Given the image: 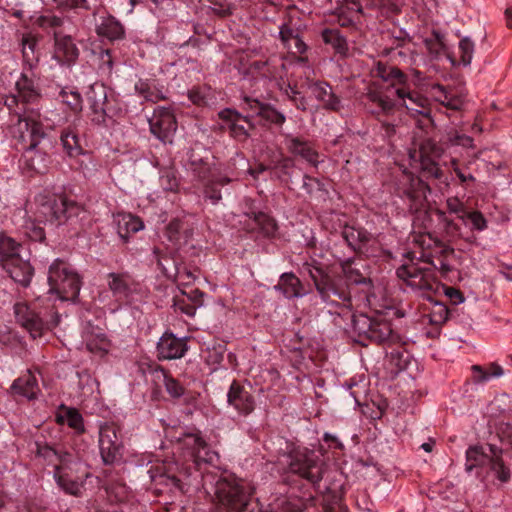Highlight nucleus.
Returning a JSON list of instances; mask_svg holds the SVG:
<instances>
[{"instance_id":"f257e3e1","label":"nucleus","mask_w":512,"mask_h":512,"mask_svg":"<svg viewBox=\"0 0 512 512\" xmlns=\"http://www.w3.org/2000/svg\"><path fill=\"white\" fill-rule=\"evenodd\" d=\"M375 77L389 83L386 86L369 87L367 99L376 104L383 113H391L396 107L405 108L410 115L429 117L430 102L421 93L411 90L407 84L408 77L396 66L378 62L373 69Z\"/></svg>"},{"instance_id":"f03ea898","label":"nucleus","mask_w":512,"mask_h":512,"mask_svg":"<svg viewBox=\"0 0 512 512\" xmlns=\"http://www.w3.org/2000/svg\"><path fill=\"white\" fill-rule=\"evenodd\" d=\"M303 269L312 279L321 298L326 301L331 294L350 304V283L352 277V260L347 259L333 270L331 277L316 261L305 263Z\"/></svg>"},{"instance_id":"7ed1b4c3","label":"nucleus","mask_w":512,"mask_h":512,"mask_svg":"<svg viewBox=\"0 0 512 512\" xmlns=\"http://www.w3.org/2000/svg\"><path fill=\"white\" fill-rule=\"evenodd\" d=\"M17 117V122L12 128L13 137L22 145L27 165L32 170H40L41 165L35 163V157L32 155L33 150L46 136L40 121L39 109H24L23 112H17Z\"/></svg>"},{"instance_id":"20e7f679","label":"nucleus","mask_w":512,"mask_h":512,"mask_svg":"<svg viewBox=\"0 0 512 512\" xmlns=\"http://www.w3.org/2000/svg\"><path fill=\"white\" fill-rule=\"evenodd\" d=\"M252 487L232 475L220 478L215 484V496L219 504L229 512H252Z\"/></svg>"},{"instance_id":"39448f33","label":"nucleus","mask_w":512,"mask_h":512,"mask_svg":"<svg viewBox=\"0 0 512 512\" xmlns=\"http://www.w3.org/2000/svg\"><path fill=\"white\" fill-rule=\"evenodd\" d=\"M35 218L38 222L65 223L84 212L82 206L63 195H38Z\"/></svg>"},{"instance_id":"423d86ee","label":"nucleus","mask_w":512,"mask_h":512,"mask_svg":"<svg viewBox=\"0 0 512 512\" xmlns=\"http://www.w3.org/2000/svg\"><path fill=\"white\" fill-rule=\"evenodd\" d=\"M48 284L49 293L56 294L62 301H75L81 288L79 275L62 259H56L50 265Z\"/></svg>"},{"instance_id":"0eeeda50","label":"nucleus","mask_w":512,"mask_h":512,"mask_svg":"<svg viewBox=\"0 0 512 512\" xmlns=\"http://www.w3.org/2000/svg\"><path fill=\"white\" fill-rule=\"evenodd\" d=\"M503 451L495 445H475L466 451V470L487 466L496 478L505 483L510 479V469L505 465Z\"/></svg>"},{"instance_id":"6e6552de","label":"nucleus","mask_w":512,"mask_h":512,"mask_svg":"<svg viewBox=\"0 0 512 512\" xmlns=\"http://www.w3.org/2000/svg\"><path fill=\"white\" fill-rule=\"evenodd\" d=\"M287 459L290 473L299 475L312 484H317L322 480L324 463L315 451L307 448H297L288 454Z\"/></svg>"},{"instance_id":"1a4fd4ad","label":"nucleus","mask_w":512,"mask_h":512,"mask_svg":"<svg viewBox=\"0 0 512 512\" xmlns=\"http://www.w3.org/2000/svg\"><path fill=\"white\" fill-rule=\"evenodd\" d=\"M16 322L33 338L41 337L45 330L57 325V320L49 319L48 310L40 309L38 302H18L14 305Z\"/></svg>"},{"instance_id":"9d476101","label":"nucleus","mask_w":512,"mask_h":512,"mask_svg":"<svg viewBox=\"0 0 512 512\" xmlns=\"http://www.w3.org/2000/svg\"><path fill=\"white\" fill-rule=\"evenodd\" d=\"M407 257L411 263L402 264L396 271L397 276L404 280L413 290L421 292L423 296H426L429 292L436 291L438 282L435 278L434 270L430 267H422L418 263H414L413 253H408Z\"/></svg>"},{"instance_id":"9b49d317","label":"nucleus","mask_w":512,"mask_h":512,"mask_svg":"<svg viewBox=\"0 0 512 512\" xmlns=\"http://www.w3.org/2000/svg\"><path fill=\"white\" fill-rule=\"evenodd\" d=\"M356 330L366 332L371 340L378 343L396 344L400 341V337L393 333L389 323L372 321L364 311L360 312L359 318L354 313V331Z\"/></svg>"},{"instance_id":"f8f14e48","label":"nucleus","mask_w":512,"mask_h":512,"mask_svg":"<svg viewBox=\"0 0 512 512\" xmlns=\"http://www.w3.org/2000/svg\"><path fill=\"white\" fill-rule=\"evenodd\" d=\"M149 126L151 133L161 142L172 143L177 123L171 108H156L149 119Z\"/></svg>"},{"instance_id":"ddd939ff","label":"nucleus","mask_w":512,"mask_h":512,"mask_svg":"<svg viewBox=\"0 0 512 512\" xmlns=\"http://www.w3.org/2000/svg\"><path fill=\"white\" fill-rule=\"evenodd\" d=\"M123 444L114 424H104L99 430V449L105 464H113L121 458Z\"/></svg>"},{"instance_id":"4468645a","label":"nucleus","mask_w":512,"mask_h":512,"mask_svg":"<svg viewBox=\"0 0 512 512\" xmlns=\"http://www.w3.org/2000/svg\"><path fill=\"white\" fill-rule=\"evenodd\" d=\"M354 298L357 299V307L369 308L377 314L384 313V307L378 304L374 287L370 277L362 276L354 269Z\"/></svg>"},{"instance_id":"2eb2a0df","label":"nucleus","mask_w":512,"mask_h":512,"mask_svg":"<svg viewBox=\"0 0 512 512\" xmlns=\"http://www.w3.org/2000/svg\"><path fill=\"white\" fill-rule=\"evenodd\" d=\"M218 116L224 123L223 128L228 129L230 135L237 140H246L254 129L250 116H244L234 109H223Z\"/></svg>"},{"instance_id":"dca6fc26","label":"nucleus","mask_w":512,"mask_h":512,"mask_svg":"<svg viewBox=\"0 0 512 512\" xmlns=\"http://www.w3.org/2000/svg\"><path fill=\"white\" fill-rule=\"evenodd\" d=\"M90 109V119L96 125H104L107 119V92L102 84L91 85L86 93Z\"/></svg>"},{"instance_id":"f3484780","label":"nucleus","mask_w":512,"mask_h":512,"mask_svg":"<svg viewBox=\"0 0 512 512\" xmlns=\"http://www.w3.org/2000/svg\"><path fill=\"white\" fill-rule=\"evenodd\" d=\"M156 350L159 360L180 359L188 350L186 338H178L171 332H165L157 342Z\"/></svg>"},{"instance_id":"a211bd4d","label":"nucleus","mask_w":512,"mask_h":512,"mask_svg":"<svg viewBox=\"0 0 512 512\" xmlns=\"http://www.w3.org/2000/svg\"><path fill=\"white\" fill-rule=\"evenodd\" d=\"M284 143L291 154L301 157L311 166L317 167L320 163L319 153L312 142L300 136L286 134L284 137Z\"/></svg>"},{"instance_id":"6ab92c4d","label":"nucleus","mask_w":512,"mask_h":512,"mask_svg":"<svg viewBox=\"0 0 512 512\" xmlns=\"http://www.w3.org/2000/svg\"><path fill=\"white\" fill-rule=\"evenodd\" d=\"M227 401L240 414L247 416L255 408V399L248 388L237 381H233L227 393Z\"/></svg>"},{"instance_id":"aec40b11","label":"nucleus","mask_w":512,"mask_h":512,"mask_svg":"<svg viewBox=\"0 0 512 512\" xmlns=\"http://www.w3.org/2000/svg\"><path fill=\"white\" fill-rule=\"evenodd\" d=\"M153 255L156 259L157 265L167 278L176 281L180 285H190L196 280L194 273L177 261H173V266L168 267L163 260L168 261L169 259L159 255L158 247L153 248Z\"/></svg>"},{"instance_id":"412c9836","label":"nucleus","mask_w":512,"mask_h":512,"mask_svg":"<svg viewBox=\"0 0 512 512\" xmlns=\"http://www.w3.org/2000/svg\"><path fill=\"white\" fill-rule=\"evenodd\" d=\"M441 149L434 143L427 141L420 148V167L428 176L439 179L442 171L436 163V158L440 157Z\"/></svg>"},{"instance_id":"4be33fe9","label":"nucleus","mask_w":512,"mask_h":512,"mask_svg":"<svg viewBox=\"0 0 512 512\" xmlns=\"http://www.w3.org/2000/svg\"><path fill=\"white\" fill-rule=\"evenodd\" d=\"M79 57V49L70 35L62 34L54 40V58L63 65H71Z\"/></svg>"},{"instance_id":"5701e85b","label":"nucleus","mask_w":512,"mask_h":512,"mask_svg":"<svg viewBox=\"0 0 512 512\" xmlns=\"http://www.w3.org/2000/svg\"><path fill=\"white\" fill-rule=\"evenodd\" d=\"M411 356L409 352L401 345L391 347L390 351H386L384 359V367L388 375L393 378L401 371L407 369L410 364Z\"/></svg>"},{"instance_id":"b1692460","label":"nucleus","mask_w":512,"mask_h":512,"mask_svg":"<svg viewBox=\"0 0 512 512\" xmlns=\"http://www.w3.org/2000/svg\"><path fill=\"white\" fill-rule=\"evenodd\" d=\"M38 392L37 379L30 371L15 379L10 387V393L14 397L24 398L29 401L36 399Z\"/></svg>"},{"instance_id":"393cba45","label":"nucleus","mask_w":512,"mask_h":512,"mask_svg":"<svg viewBox=\"0 0 512 512\" xmlns=\"http://www.w3.org/2000/svg\"><path fill=\"white\" fill-rule=\"evenodd\" d=\"M96 33L99 37L107 38L109 41L125 38L123 24L112 15L101 17L100 23L96 25Z\"/></svg>"},{"instance_id":"a878e982","label":"nucleus","mask_w":512,"mask_h":512,"mask_svg":"<svg viewBox=\"0 0 512 512\" xmlns=\"http://www.w3.org/2000/svg\"><path fill=\"white\" fill-rule=\"evenodd\" d=\"M3 268L9 273L10 277L22 286H28L33 276V268L27 260L21 256L13 261L6 262Z\"/></svg>"},{"instance_id":"bb28decb","label":"nucleus","mask_w":512,"mask_h":512,"mask_svg":"<svg viewBox=\"0 0 512 512\" xmlns=\"http://www.w3.org/2000/svg\"><path fill=\"white\" fill-rule=\"evenodd\" d=\"M82 339L87 350L93 353L106 352L108 340L101 328L87 324L82 331Z\"/></svg>"},{"instance_id":"cd10ccee","label":"nucleus","mask_w":512,"mask_h":512,"mask_svg":"<svg viewBox=\"0 0 512 512\" xmlns=\"http://www.w3.org/2000/svg\"><path fill=\"white\" fill-rule=\"evenodd\" d=\"M66 20L65 17L46 11L35 19L34 24L45 33L53 35L55 40L63 34Z\"/></svg>"},{"instance_id":"c85d7f7f","label":"nucleus","mask_w":512,"mask_h":512,"mask_svg":"<svg viewBox=\"0 0 512 512\" xmlns=\"http://www.w3.org/2000/svg\"><path fill=\"white\" fill-rule=\"evenodd\" d=\"M17 94L23 105L37 104L41 99V93L33 79L22 73L16 81Z\"/></svg>"},{"instance_id":"c756f323","label":"nucleus","mask_w":512,"mask_h":512,"mask_svg":"<svg viewBox=\"0 0 512 512\" xmlns=\"http://www.w3.org/2000/svg\"><path fill=\"white\" fill-rule=\"evenodd\" d=\"M87 477V474L73 476V472H54V478L59 486L66 494L72 496H81L83 490L82 478Z\"/></svg>"},{"instance_id":"7c9ffc66","label":"nucleus","mask_w":512,"mask_h":512,"mask_svg":"<svg viewBox=\"0 0 512 512\" xmlns=\"http://www.w3.org/2000/svg\"><path fill=\"white\" fill-rule=\"evenodd\" d=\"M117 233L124 243H127L129 236L144 228L142 220L132 214L119 213L115 216Z\"/></svg>"},{"instance_id":"2f4dec72","label":"nucleus","mask_w":512,"mask_h":512,"mask_svg":"<svg viewBox=\"0 0 512 512\" xmlns=\"http://www.w3.org/2000/svg\"><path fill=\"white\" fill-rule=\"evenodd\" d=\"M183 443L187 448L192 450V454L197 463L201 461H212L211 453L207 449V443L199 433H186L183 437Z\"/></svg>"},{"instance_id":"473e14b6","label":"nucleus","mask_w":512,"mask_h":512,"mask_svg":"<svg viewBox=\"0 0 512 512\" xmlns=\"http://www.w3.org/2000/svg\"><path fill=\"white\" fill-rule=\"evenodd\" d=\"M311 93L327 108L337 110L339 108L340 100L333 94L332 88L326 82H311L308 84Z\"/></svg>"},{"instance_id":"72a5a7b5","label":"nucleus","mask_w":512,"mask_h":512,"mask_svg":"<svg viewBox=\"0 0 512 512\" xmlns=\"http://www.w3.org/2000/svg\"><path fill=\"white\" fill-rule=\"evenodd\" d=\"M203 187V194L205 199L211 201L212 204H218L222 199L219 187L224 186L231 182V179L225 176L215 175L211 173L205 180Z\"/></svg>"},{"instance_id":"f704fd0d","label":"nucleus","mask_w":512,"mask_h":512,"mask_svg":"<svg viewBox=\"0 0 512 512\" xmlns=\"http://www.w3.org/2000/svg\"><path fill=\"white\" fill-rule=\"evenodd\" d=\"M108 286L117 299H126L131 293L132 279L125 273H109Z\"/></svg>"},{"instance_id":"c9c22d12","label":"nucleus","mask_w":512,"mask_h":512,"mask_svg":"<svg viewBox=\"0 0 512 512\" xmlns=\"http://www.w3.org/2000/svg\"><path fill=\"white\" fill-rule=\"evenodd\" d=\"M275 289L288 298L300 297L304 294L300 280L293 273H284Z\"/></svg>"},{"instance_id":"e433bc0d","label":"nucleus","mask_w":512,"mask_h":512,"mask_svg":"<svg viewBox=\"0 0 512 512\" xmlns=\"http://www.w3.org/2000/svg\"><path fill=\"white\" fill-rule=\"evenodd\" d=\"M56 461L59 463L55 464L54 472L71 471L78 474L83 467V464L77 454L62 447H60V450L58 451V457Z\"/></svg>"},{"instance_id":"4c0bfd02","label":"nucleus","mask_w":512,"mask_h":512,"mask_svg":"<svg viewBox=\"0 0 512 512\" xmlns=\"http://www.w3.org/2000/svg\"><path fill=\"white\" fill-rule=\"evenodd\" d=\"M473 382L475 384H483L493 378H499L504 375V369L497 363H490L486 367L481 365H473L471 367Z\"/></svg>"},{"instance_id":"58836bf2","label":"nucleus","mask_w":512,"mask_h":512,"mask_svg":"<svg viewBox=\"0 0 512 512\" xmlns=\"http://www.w3.org/2000/svg\"><path fill=\"white\" fill-rule=\"evenodd\" d=\"M22 245L16 242L13 238L0 233V262L2 266L6 264V262H10L18 258L20 255V250Z\"/></svg>"},{"instance_id":"ea45409f","label":"nucleus","mask_w":512,"mask_h":512,"mask_svg":"<svg viewBox=\"0 0 512 512\" xmlns=\"http://www.w3.org/2000/svg\"><path fill=\"white\" fill-rule=\"evenodd\" d=\"M188 166L199 180H205L212 173L206 157L201 156L196 149H191L188 154Z\"/></svg>"},{"instance_id":"a19ab883","label":"nucleus","mask_w":512,"mask_h":512,"mask_svg":"<svg viewBox=\"0 0 512 512\" xmlns=\"http://www.w3.org/2000/svg\"><path fill=\"white\" fill-rule=\"evenodd\" d=\"M424 43L427 50L432 56L438 57L440 56L441 53H445L447 54L451 63L453 65L455 64V59L449 54V48L445 41V35L442 32L438 30H433L431 37L426 38Z\"/></svg>"},{"instance_id":"79ce46f5","label":"nucleus","mask_w":512,"mask_h":512,"mask_svg":"<svg viewBox=\"0 0 512 512\" xmlns=\"http://www.w3.org/2000/svg\"><path fill=\"white\" fill-rule=\"evenodd\" d=\"M23 60L30 67H33L38 62L36 54V47L38 44V37L31 33H24L20 40Z\"/></svg>"},{"instance_id":"37998d69","label":"nucleus","mask_w":512,"mask_h":512,"mask_svg":"<svg viewBox=\"0 0 512 512\" xmlns=\"http://www.w3.org/2000/svg\"><path fill=\"white\" fill-rule=\"evenodd\" d=\"M136 93L143 97L146 101L156 103L160 100L165 99V95L161 89H159L154 82L149 80L140 79L135 84Z\"/></svg>"},{"instance_id":"c03bdc74","label":"nucleus","mask_w":512,"mask_h":512,"mask_svg":"<svg viewBox=\"0 0 512 512\" xmlns=\"http://www.w3.org/2000/svg\"><path fill=\"white\" fill-rule=\"evenodd\" d=\"M63 149L70 157H77L83 154V148L77 133L68 128L62 131L60 137Z\"/></svg>"},{"instance_id":"a18cd8bd","label":"nucleus","mask_w":512,"mask_h":512,"mask_svg":"<svg viewBox=\"0 0 512 512\" xmlns=\"http://www.w3.org/2000/svg\"><path fill=\"white\" fill-rule=\"evenodd\" d=\"M63 413L57 415L58 423H67V425L80 434L84 432L83 417L75 408L63 406Z\"/></svg>"},{"instance_id":"49530a36","label":"nucleus","mask_w":512,"mask_h":512,"mask_svg":"<svg viewBox=\"0 0 512 512\" xmlns=\"http://www.w3.org/2000/svg\"><path fill=\"white\" fill-rule=\"evenodd\" d=\"M155 372L163 376L165 390L172 398L178 399L185 394L184 386L177 379L173 378L164 368L158 366Z\"/></svg>"},{"instance_id":"de8ad7c7","label":"nucleus","mask_w":512,"mask_h":512,"mask_svg":"<svg viewBox=\"0 0 512 512\" xmlns=\"http://www.w3.org/2000/svg\"><path fill=\"white\" fill-rule=\"evenodd\" d=\"M323 39L326 43L330 44L341 56H346L348 53V43L344 36L337 30H325L323 32Z\"/></svg>"},{"instance_id":"09e8293b","label":"nucleus","mask_w":512,"mask_h":512,"mask_svg":"<svg viewBox=\"0 0 512 512\" xmlns=\"http://www.w3.org/2000/svg\"><path fill=\"white\" fill-rule=\"evenodd\" d=\"M435 90H438L441 93V96L438 97L439 102L452 110H460L464 105V98L461 95H453L447 89L437 84L434 86Z\"/></svg>"},{"instance_id":"8fccbe9b","label":"nucleus","mask_w":512,"mask_h":512,"mask_svg":"<svg viewBox=\"0 0 512 512\" xmlns=\"http://www.w3.org/2000/svg\"><path fill=\"white\" fill-rule=\"evenodd\" d=\"M410 182V188L405 189L403 192L412 201H421L426 197V191H429L428 186L419 178L406 176Z\"/></svg>"},{"instance_id":"3c124183","label":"nucleus","mask_w":512,"mask_h":512,"mask_svg":"<svg viewBox=\"0 0 512 512\" xmlns=\"http://www.w3.org/2000/svg\"><path fill=\"white\" fill-rule=\"evenodd\" d=\"M249 216L265 235L270 236L274 234L276 230V223L270 216L263 212H252Z\"/></svg>"},{"instance_id":"603ef678","label":"nucleus","mask_w":512,"mask_h":512,"mask_svg":"<svg viewBox=\"0 0 512 512\" xmlns=\"http://www.w3.org/2000/svg\"><path fill=\"white\" fill-rule=\"evenodd\" d=\"M295 168L294 160L285 157L282 158L274 167L277 177L285 182L289 183L292 181V170Z\"/></svg>"},{"instance_id":"864d4df0","label":"nucleus","mask_w":512,"mask_h":512,"mask_svg":"<svg viewBox=\"0 0 512 512\" xmlns=\"http://www.w3.org/2000/svg\"><path fill=\"white\" fill-rule=\"evenodd\" d=\"M260 112V118L276 126H282L286 121L285 115L271 104L266 103L264 108L260 109Z\"/></svg>"},{"instance_id":"5fc2aeb1","label":"nucleus","mask_w":512,"mask_h":512,"mask_svg":"<svg viewBox=\"0 0 512 512\" xmlns=\"http://www.w3.org/2000/svg\"><path fill=\"white\" fill-rule=\"evenodd\" d=\"M359 246H354V252L357 250L360 254L370 256L374 254L373 247L376 245L375 239L366 231H358Z\"/></svg>"},{"instance_id":"6e6d98bb","label":"nucleus","mask_w":512,"mask_h":512,"mask_svg":"<svg viewBox=\"0 0 512 512\" xmlns=\"http://www.w3.org/2000/svg\"><path fill=\"white\" fill-rule=\"evenodd\" d=\"M459 56H460V62L464 66H469L471 64L475 45L474 42L469 37H464L460 40L459 45Z\"/></svg>"},{"instance_id":"4d7b16f0","label":"nucleus","mask_w":512,"mask_h":512,"mask_svg":"<svg viewBox=\"0 0 512 512\" xmlns=\"http://www.w3.org/2000/svg\"><path fill=\"white\" fill-rule=\"evenodd\" d=\"M60 447H54L47 443H36V454L44 458L49 464L56 462Z\"/></svg>"},{"instance_id":"13d9d810","label":"nucleus","mask_w":512,"mask_h":512,"mask_svg":"<svg viewBox=\"0 0 512 512\" xmlns=\"http://www.w3.org/2000/svg\"><path fill=\"white\" fill-rule=\"evenodd\" d=\"M160 185L165 191H177L179 182L175 172L171 169L163 170L160 176Z\"/></svg>"},{"instance_id":"bf43d9fd","label":"nucleus","mask_w":512,"mask_h":512,"mask_svg":"<svg viewBox=\"0 0 512 512\" xmlns=\"http://www.w3.org/2000/svg\"><path fill=\"white\" fill-rule=\"evenodd\" d=\"M335 15L337 16V21L340 26L349 27L352 24L349 0H346L344 3H340V5H336Z\"/></svg>"},{"instance_id":"052dcab7","label":"nucleus","mask_w":512,"mask_h":512,"mask_svg":"<svg viewBox=\"0 0 512 512\" xmlns=\"http://www.w3.org/2000/svg\"><path fill=\"white\" fill-rule=\"evenodd\" d=\"M61 97L63 103H65L73 112L77 113L82 110V98L80 93L76 91H62Z\"/></svg>"},{"instance_id":"680f3d73","label":"nucleus","mask_w":512,"mask_h":512,"mask_svg":"<svg viewBox=\"0 0 512 512\" xmlns=\"http://www.w3.org/2000/svg\"><path fill=\"white\" fill-rule=\"evenodd\" d=\"M471 223L472 230L484 231L487 228V220L480 211H468L465 215V221Z\"/></svg>"},{"instance_id":"e2e57ef3","label":"nucleus","mask_w":512,"mask_h":512,"mask_svg":"<svg viewBox=\"0 0 512 512\" xmlns=\"http://www.w3.org/2000/svg\"><path fill=\"white\" fill-rule=\"evenodd\" d=\"M185 223L178 219H172L166 227V236L169 241L176 243L180 239V232L184 228Z\"/></svg>"},{"instance_id":"0e129e2a","label":"nucleus","mask_w":512,"mask_h":512,"mask_svg":"<svg viewBox=\"0 0 512 512\" xmlns=\"http://www.w3.org/2000/svg\"><path fill=\"white\" fill-rule=\"evenodd\" d=\"M155 481L158 484H163V485L169 487L171 491H174V490H179L181 492L184 491L183 483L175 475L161 474L155 479Z\"/></svg>"},{"instance_id":"69168bd1","label":"nucleus","mask_w":512,"mask_h":512,"mask_svg":"<svg viewBox=\"0 0 512 512\" xmlns=\"http://www.w3.org/2000/svg\"><path fill=\"white\" fill-rule=\"evenodd\" d=\"M446 205L450 213L457 214L458 218L465 222V215L468 211L466 210L465 205L457 197L448 198Z\"/></svg>"},{"instance_id":"338daca9","label":"nucleus","mask_w":512,"mask_h":512,"mask_svg":"<svg viewBox=\"0 0 512 512\" xmlns=\"http://www.w3.org/2000/svg\"><path fill=\"white\" fill-rule=\"evenodd\" d=\"M265 104L266 103H263V102L259 101L258 99L245 96V97H243V106H242V108L244 110H247V111L251 112V115H249L250 117L251 116H258L259 117L260 114H261L260 109L264 108Z\"/></svg>"},{"instance_id":"774afa93","label":"nucleus","mask_w":512,"mask_h":512,"mask_svg":"<svg viewBox=\"0 0 512 512\" xmlns=\"http://www.w3.org/2000/svg\"><path fill=\"white\" fill-rule=\"evenodd\" d=\"M298 32L288 25H282L280 27L279 36L287 49H292V41L298 36Z\"/></svg>"}]
</instances>
